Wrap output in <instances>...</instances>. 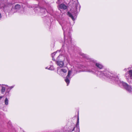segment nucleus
I'll return each instance as SVG.
<instances>
[{
    "label": "nucleus",
    "mask_w": 132,
    "mask_h": 132,
    "mask_svg": "<svg viewBox=\"0 0 132 132\" xmlns=\"http://www.w3.org/2000/svg\"><path fill=\"white\" fill-rule=\"evenodd\" d=\"M8 100L7 97L6 98L5 101L4 103L5 105H7L8 104Z\"/></svg>",
    "instance_id": "17"
},
{
    "label": "nucleus",
    "mask_w": 132,
    "mask_h": 132,
    "mask_svg": "<svg viewBox=\"0 0 132 132\" xmlns=\"http://www.w3.org/2000/svg\"><path fill=\"white\" fill-rule=\"evenodd\" d=\"M126 78L127 79H128L129 78L132 79V75H126Z\"/></svg>",
    "instance_id": "15"
},
{
    "label": "nucleus",
    "mask_w": 132,
    "mask_h": 132,
    "mask_svg": "<svg viewBox=\"0 0 132 132\" xmlns=\"http://www.w3.org/2000/svg\"><path fill=\"white\" fill-rule=\"evenodd\" d=\"M49 67H47L45 68V69H48L49 70Z\"/></svg>",
    "instance_id": "27"
},
{
    "label": "nucleus",
    "mask_w": 132,
    "mask_h": 132,
    "mask_svg": "<svg viewBox=\"0 0 132 132\" xmlns=\"http://www.w3.org/2000/svg\"><path fill=\"white\" fill-rule=\"evenodd\" d=\"M9 89H7V90H6V94L7 93L8 94H9V91H10V90H9Z\"/></svg>",
    "instance_id": "24"
},
{
    "label": "nucleus",
    "mask_w": 132,
    "mask_h": 132,
    "mask_svg": "<svg viewBox=\"0 0 132 132\" xmlns=\"http://www.w3.org/2000/svg\"><path fill=\"white\" fill-rule=\"evenodd\" d=\"M68 15L72 19V20L73 21H74L75 20V19L73 16V15L71 13H70L69 12H68Z\"/></svg>",
    "instance_id": "14"
},
{
    "label": "nucleus",
    "mask_w": 132,
    "mask_h": 132,
    "mask_svg": "<svg viewBox=\"0 0 132 132\" xmlns=\"http://www.w3.org/2000/svg\"><path fill=\"white\" fill-rule=\"evenodd\" d=\"M75 127H74L73 128V129L72 130H70L69 131V132H72L73 131H74L75 130Z\"/></svg>",
    "instance_id": "23"
},
{
    "label": "nucleus",
    "mask_w": 132,
    "mask_h": 132,
    "mask_svg": "<svg viewBox=\"0 0 132 132\" xmlns=\"http://www.w3.org/2000/svg\"><path fill=\"white\" fill-rule=\"evenodd\" d=\"M14 87L13 86H11L10 87V89H12V88H13Z\"/></svg>",
    "instance_id": "26"
},
{
    "label": "nucleus",
    "mask_w": 132,
    "mask_h": 132,
    "mask_svg": "<svg viewBox=\"0 0 132 132\" xmlns=\"http://www.w3.org/2000/svg\"><path fill=\"white\" fill-rule=\"evenodd\" d=\"M58 7L59 10L60 9L63 10H65L67 9V6L64 4H62L58 6Z\"/></svg>",
    "instance_id": "11"
},
{
    "label": "nucleus",
    "mask_w": 132,
    "mask_h": 132,
    "mask_svg": "<svg viewBox=\"0 0 132 132\" xmlns=\"http://www.w3.org/2000/svg\"><path fill=\"white\" fill-rule=\"evenodd\" d=\"M101 73L103 74H109L110 72L106 69H104V70L100 71Z\"/></svg>",
    "instance_id": "13"
},
{
    "label": "nucleus",
    "mask_w": 132,
    "mask_h": 132,
    "mask_svg": "<svg viewBox=\"0 0 132 132\" xmlns=\"http://www.w3.org/2000/svg\"><path fill=\"white\" fill-rule=\"evenodd\" d=\"M54 68L53 66V65H51L50 67L49 68V70H54Z\"/></svg>",
    "instance_id": "18"
},
{
    "label": "nucleus",
    "mask_w": 132,
    "mask_h": 132,
    "mask_svg": "<svg viewBox=\"0 0 132 132\" xmlns=\"http://www.w3.org/2000/svg\"><path fill=\"white\" fill-rule=\"evenodd\" d=\"M81 55L83 57L89 60V63L93 67L94 65L95 64V66L97 67L100 69H102L103 68V66L101 64L98 63H95L93 60L90 59L89 56L87 55L84 53H81Z\"/></svg>",
    "instance_id": "3"
},
{
    "label": "nucleus",
    "mask_w": 132,
    "mask_h": 132,
    "mask_svg": "<svg viewBox=\"0 0 132 132\" xmlns=\"http://www.w3.org/2000/svg\"><path fill=\"white\" fill-rule=\"evenodd\" d=\"M56 62L57 65L61 67H63L64 65H65L64 62V61H60L56 60Z\"/></svg>",
    "instance_id": "12"
},
{
    "label": "nucleus",
    "mask_w": 132,
    "mask_h": 132,
    "mask_svg": "<svg viewBox=\"0 0 132 132\" xmlns=\"http://www.w3.org/2000/svg\"><path fill=\"white\" fill-rule=\"evenodd\" d=\"M56 60L64 61L65 65H67L69 62V57L67 55L64 56L60 55L57 57Z\"/></svg>",
    "instance_id": "4"
},
{
    "label": "nucleus",
    "mask_w": 132,
    "mask_h": 132,
    "mask_svg": "<svg viewBox=\"0 0 132 132\" xmlns=\"http://www.w3.org/2000/svg\"><path fill=\"white\" fill-rule=\"evenodd\" d=\"M128 72L129 74H132V69L129 70Z\"/></svg>",
    "instance_id": "21"
},
{
    "label": "nucleus",
    "mask_w": 132,
    "mask_h": 132,
    "mask_svg": "<svg viewBox=\"0 0 132 132\" xmlns=\"http://www.w3.org/2000/svg\"><path fill=\"white\" fill-rule=\"evenodd\" d=\"M87 66H86L81 65H78V70H77L76 72L78 73V72H81V71H88L89 72H92V73H94L93 71L92 70H89L87 71L85 69V68H87Z\"/></svg>",
    "instance_id": "6"
},
{
    "label": "nucleus",
    "mask_w": 132,
    "mask_h": 132,
    "mask_svg": "<svg viewBox=\"0 0 132 132\" xmlns=\"http://www.w3.org/2000/svg\"><path fill=\"white\" fill-rule=\"evenodd\" d=\"M39 10L40 13H42L43 15L45 14V13L47 11L44 8L38 7H36L34 9V11L36 13H37V10Z\"/></svg>",
    "instance_id": "7"
},
{
    "label": "nucleus",
    "mask_w": 132,
    "mask_h": 132,
    "mask_svg": "<svg viewBox=\"0 0 132 132\" xmlns=\"http://www.w3.org/2000/svg\"><path fill=\"white\" fill-rule=\"evenodd\" d=\"M5 88L4 87H2V89H1V92L2 93H3L5 91Z\"/></svg>",
    "instance_id": "19"
},
{
    "label": "nucleus",
    "mask_w": 132,
    "mask_h": 132,
    "mask_svg": "<svg viewBox=\"0 0 132 132\" xmlns=\"http://www.w3.org/2000/svg\"><path fill=\"white\" fill-rule=\"evenodd\" d=\"M52 10L50 12V13H51V14L52 13Z\"/></svg>",
    "instance_id": "30"
},
{
    "label": "nucleus",
    "mask_w": 132,
    "mask_h": 132,
    "mask_svg": "<svg viewBox=\"0 0 132 132\" xmlns=\"http://www.w3.org/2000/svg\"><path fill=\"white\" fill-rule=\"evenodd\" d=\"M66 75H62V76L64 78H65L64 80L67 83V86H68L70 82L69 79H70V77L71 75H67L66 76H65Z\"/></svg>",
    "instance_id": "9"
},
{
    "label": "nucleus",
    "mask_w": 132,
    "mask_h": 132,
    "mask_svg": "<svg viewBox=\"0 0 132 132\" xmlns=\"http://www.w3.org/2000/svg\"><path fill=\"white\" fill-rule=\"evenodd\" d=\"M79 117H78V118H77V124H76V125H77V127H78H78H79Z\"/></svg>",
    "instance_id": "20"
},
{
    "label": "nucleus",
    "mask_w": 132,
    "mask_h": 132,
    "mask_svg": "<svg viewBox=\"0 0 132 132\" xmlns=\"http://www.w3.org/2000/svg\"><path fill=\"white\" fill-rule=\"evenodd\" d=\"M71 72V71L70 70H69L68 72V74H70Z\"/></svg>",
    "instance_id": "25"
},
{
    "label": "nucleus",
    "mask_w": 132,
    "mask_h": 132,
    "mask_svg": "<svg viewBox=\"0 0 132 132\" xmlns=\"http://www.w3.org/2000/svg\"><path fill=\"white\" fill-rule=\"evenodd\" d=\"M58 51H57L56 52H55L53 53H52L51 54V56L52 57V59L54 61L55 60V59L54 58V56H55V54L57 53V52Z\"/></svg>",
    "instance_id": "16"
},
{
    "label": "nucleus",
    "mask_w": 132,
    "mask_h": 132,
    "mask_svg": "<svg viewBox=\"0 0 132 132\" xmlns=\"http://www.w3.org/2000/svg\"><path fill=\"white\" fill-rule=\"evenodd\" d=\"M76 9H77V7H76Z\"/></svg>",
    "instance_id": "31"
},
{
    "label": "nucleus",
    "mask_w": 132,
    "mask_h": 132,
    "mask_svg": "<svg viewBox=\"0 0 132 132\" xmlns=\"http://www.w3.org/2000/svg\"><path fill=\"white\" fill-rule=\"evenodd\" d=\"M67 72V69L64 68L60 69V68L58 69L57 70V73L58 74H63Z\"/></svg>",
    "instance_id": "10"
},
{
    "label": "nucleus",
    "mask_w": 132,
    "mask_h": 132,
    "mask_svg": "<svg viewBox=\"0 0 132 132\" xmlns=\"http://www.w3.org/2000/svg\"><path fill=\"white\" fill-rule=\"evenodd\" d=\"M97 71H96L95 72V74H97L98 73H97L96 72H97Z\"/></svg>",
    "instance_id": "29"
},
{
    "label": "nucleus",
    "mask_w": 132,
    "mask_h": 132,
    "mask_svg": "<svg viewBox=\"0 0 132 132\" xmlns=\"http://www.w3.org/2000/svg\"><path fill=\"white\" fill-rule=\"evenodd\" d=\"M97 76L98 77L101 78H104L105 79L106 78L111 79L112 81H114V80H113L112 78L113 77L112 76H114V75H111L112 76H111V75H97Z\"/></svg>",
    "instance_id": "8"
},
{
    "label": "nucleus",
    "mask_w": 132,
    "mask_h": 132,
    "mask_svg": "<svg viewBox=\"0 0 132 132\" xmlns=\"http://www.w3.org/2000/svg\"><path fill=\"white\" fill-rule=\"evenodd\" d=\"M114 76H112V79L114 80V81L117 84H121L123 86L124 88L127 91L129 92H130L131 91V86L128 85L127 83L123 82V81H121L119 79L117 75H114Z\"/></svg>",
    "instance_id": "2"
},
{
    "label": "nucleus",
    "mask_w": 132,
    "mask_h": 132,
    "mask_svg": "<svg viewBox=\"0 0 132 132\" xmlns=\"http://www.w3.org/2000/svg\"><path fill=\"white\" fill-rule=\"evenodd\" d=\"M1 18H2V15H1V13H0V19H1Z\"/></svg>",
    "instance_id": "28"
},
{
    "label": "nucleus",
    "mask_w": 132,
    "mask_h": 132,
    "mask_svg": "<svg viewBox=\"0 0 132 132\" xmlns=\"http://www.w3.org/2000/svg\"><path fill=\"white\" fill-rule=\"evenodd\" d=\"M59 23L61 25L64 31V35L65 40L64 41V45L63 44V46H65V44L67 46L71 45L72 43L71 42L72 39L70 34H69L68 36L67 37L65 36V31L68 28L67 25L65 23H64V21L62 22L61 21H60Z\"/></svg>",
    "instance_id": "1"
},
{
    "label": "nucleus",
    "mask_w": 132,
    "mask_h": 132,
    "mask_svg": "<svg viewBox=\"0 0 132 132\" xmlns=\"http://www.w3.org/2000/svg\"><path fill=\"white\" fill-rule=\"evenodd\" d=\"M131 68H130V67H129L128 68H126V69H124L123 70L126 72V71H127L128 70H129V69H131Z\"/></svg>",
    "instance_id": "22"
},
{
    "label": "nucleus",
    "mask_w": 132,
    "mask_h": 132,
    "mask_svg": "<svg viewBox=\"0 0 132 132\" xmlns=\"http://www.w3.org/2000/svg\"><path fill=\"white\" fill-rule=\"evenodd\" d=\"M15 10V12H18L21 14H23L24 13V11L23 9L21 8L20 5L18 4H16L14 7V9H12L11 10L12 12L13 10Z\"/></svg>",
    "instance_id": "5"
}]
</instances>
